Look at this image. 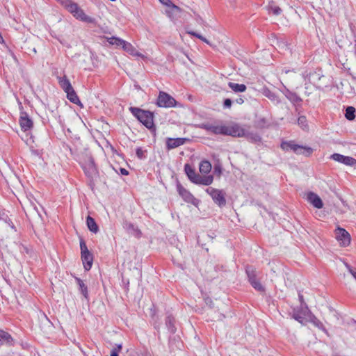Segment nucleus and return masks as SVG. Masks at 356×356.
Masks as SVG:
<instances>
[{
    "label": "nucleus",
    "mask_w": 356,
    "mask_h": 356,
    "mask_svg": "<svg viewBox=\"0 0 356 356\" xmlns=\"http://www.w3.org/2000/svg\"><path fill=\"white\" fill-rule=\"evenodd\" d=\"M131 113L155 136L156 129L154 123V113L147 110H143L138 107L129 108Z\"/></svg>",
    "instance_id": "obj_1"
},
{
    "label": "nucleus",
    "mask_w": 356,
    "mask_h": 356,
    "mask_svg": "<svg viewBox=\"0 0 356 356\" xmlns=\"http://www.w3.org/2000/svg\"><path fill=\"white\" fill-rule=\"evenodd\" d=\"M33 127V120L29 117L26 113L24 112V133L25 136L28 137L25 140L26 144L29 147V149L32 154L38 156L39 159L42 157V149L39 147L38 144L35 143L33 136L30 132V129Z\"/></svg>",
    "instance_id": "obj_2"
},
{
    "label": "nucleus",
    "mask_w": 356,
    "mask_h": 356,
    "mask_svg": "<svg viewBox=\"0 0 356 356\" xmlns=\"http://www.w3.org/2000/svg\"><path fill=\"white\" fill-rule=\"evenodd\" d=\"M82 168L88 180V186L93 191L95 187L96 182L99 178V171L95 163L94 159L88 156L86 161L81 164Z\"/></svg>",
    "instance_id": "obj_3"
},
{
    "label": "nucleus",
    "mask_w": 356,
    "mask_h": 356,
    "mask_svg": "<svg viewBox=\"0 0 356 356\" xmlns=\"http://www.w3.org/2000/svg\"><path fill=\"white\" fill-rule=\"evenodd\" d=\"M281 147L285 151L292 150L297 154L305 156H309L313 152V149L310 147L296 144L293 140L282 142Z\"/></svg>",
    "instance_id": "obj_4"
},
{
    "label": "nucleus",
    "mask_w": 356,
    "mask_h": 356,
    "mask_svg": "<svg viewBox=\"0 0 356 356\" xmlns=\"http://www.w3.org/2000/svg\"><path fill=\"white\" fill-rule=\"evenodd\" d=\"M245 273L248 278V282L250 285L257 291L260 293H265V287L260 282L257 278V272L255 268L252 266H245Z\"/></svg>",
    "instance_id": "obj_5"
},
{
    "label": "nucleus",
    "mask_w": 356,
    "mask_h": 356,
    "mask_svg": "<svg viewBox=\"0 0 356 356\" xmlns=\"http://www.w3.org/2000/svg\"><path fill=\"white\" fill-rule=\"evenodd\" d=\"M80 248L81 254V260L83 264V267L86 270H89L92 265L93 255L90 253L85 241L83 238L80 239Z\"/></svg>",
    "instance_id": "obj_6"
},
{
    "label": "nucleus",
    "mask_w": 356,
    "mask_h": 356,
    "mask_svg": "<svg viewBox=\"0 0 356 356\" xmlns=\"http://www.w3.org/2000/svg\"><path fill=\"white\" fill-rule=\"evenodd\" d=\"M206 192L211 197L213 201L219 207L226 205L225 193L222 190L209 187L206 189Z\"/></svg>",
    "instance_id": "obj_7"
},
{
    "label": "nucleus",
    "mask_w": 356,
    "mask_h": 356,
    "mask_svg": "<svg viewBox=\"0 0 356 356\" xmlns=\"http://www.w3.org/2000/svg\"><path fill=\"white\" fill-rule=\"evenodd\" d=\"M156 104L159 107H174L176 105V100L168 93L161 91L157 98Z\"/></svg>",
    "instance_id": "obj_8"
},
{
    "label": "nucleus",
    "mask_w": 356,
    "mask_h": 356,
    "mask_svg": "<svg viewBox=\"0 0 356 356\" xmlns=\"http://www.w3.org/2000/svg\"><path fill=\"white\" fill-rule=\"evenodd\" d=\"M244 134V129L238 124L234 123L231 126L223 125L222 135L224 136L242 137Z\"/></svg>",
    "instance_id": "obj_9"
},
{
    "label": "nucleus",
    "mask_w": 356,
    "mask_h": 356,
    "mask_svg": "<svg viewBox=\"0 0 356 356\" xmlns=\"http://www.w3.org/2000/svg\"><path fill=\"white\" fill-rule=\"evenodd\" d=\"M177 190L179 195L188 203L196 205L198 200H197L190 191L186 189L179 181L177 183Z\"/></svg>",
    "instance_id": "obj_10"
},
{
    "label": "nucleus",
    "mask_w": 356,
    "mask_h": 356,
    "mask_svg": "<svg viewBox=\"0 0 356 356\" xmlns=\"http://www.w3.org/2000/svg\"><path fill=\"white\" fill-rule=\"evenodd\" d=\"M335 237L342 246L346 247L350 243V235L343 228L338 227L335 229Z\"/></svg>",
    "instance_id": "obj_11"
},
{
    "label": "nucleus",
    "mask_w": 356,
    "mask_h": 356,
    "mask_svg": "<svg viewBox=\"0 0 356 356\" xmlns=\"http://www.w3.org/2000/svg\"><path fill=\"white\" fill-rule=\"evenodd\" d=\"M330 158L339 163L345 164L348 166H353L356 163V159L348 156H344L338 153L331 155Z\"/></svg>",
    "instance_id": "obj_12"
},
{
    "label": "nucleus",
    "mask_w": 356,
    "mask_h": 356,
    "mask_svg": "<svg viewBox=\"0 0 356 356\" xmlns=\"http://www.w3.org/2000/svg\"><path fill=\"white\" fill-rule=\"evenodd\" d=\"M200 127L205 131L216 135H222L223 125L214 124L209 122L202 123Z\"/></svg>",
    "instance_id": "obj_13"
},
{
    "label": "nucleus",
    "mask_w": 356,
    "mask_h": 356,
    "mask_svg": "<svg viewBox=\"0 0 356 356\" xmlns=\"http://www.w3.org/2000/svg\"><path fill=\"white\" fill-rule=\"evenodd\" d=\"M122 227L126 232L136 238H140L141 236V232L138 229L133 223L124 220L122 222Z\"/></svg>",
    "instance_id": "obj_14"
},
{
    "label": "nucleus",
    "mask_w": 356,
    "mask_h": 356,
    "mask_svg": "<svg viewBox=\"0 0 356 356\" xmlns=\"http://www.w3.org/2000/svg\"><path fill=\"white\" fill-rule=\"evenodd\" d=\"M188 139L186 138H168L166 139V147L168 149H172L184 145Z\"/></svg>",
    "instance_id": "obj_15"
},
{
    "label": "nucleus",
    "mask_w": 356,
    "mask_h": 356,
    "mask_svg": "<svg viewBox=\"0 0 356 356\" xmlns=\"http://www.w3.org/2000/svg\"><path fill=\"white\" fill-rule=\"evenodd\" d=\"M307 200L315 208L321 209L323 207V203L321 197L313 192H309L307 193Z\"/></svg>",
    "instance_id": "obj_16"
},
{
    "label": "nucleus",
    "mask_w": 356,
    "mask_h": 356,
    "mask_svg": "<svg viewBox=\"0 0 356 356\" xmlns=\"http://www.w3.org/2000/svg\"><path fill=\"white\" fill-rule=\"evenodd\" d=\"M184 171L189 180L191 182L197 184L200 175L195 172V169L193 168L190 164L186 163L184 165Z\"/></svg>",
    "instance_id": "obj_17"
},
{
    "label": "nucleus",
    "mask_w": 356,
    "mask_h": 356,
    "mask_svg": "<svg viewBox=\"0 0 356 356\" xmlns=\"http://www.w3.org/2000/svg\"><path fill=\"white\" fill-rule=\"evenodd\" d=\"M74 17L76 19L86 23L95 24L96 22L95 18L87 15L81 8H79L78 11L76 12V13L74 15Z\"/></svg>",
    "instance_id": "obj_18"
},
{
    "label": "nucleus",
    "mask_w": 356,
    "mask_h": 356,
    "mask_svg": "<svg viewBox=\"0 0 356 356\" xmlns=\"http://www.w3.org/2000/svg\"><path fill=\"white\" fill-rule=\"evenodd\" d=\"M38 259V254L32 248H24V259H27V263L33 264Z\"/></svg>",
    "instance_id": "obj_19"
},
{
    "label": "nucleus",
    "mask_w": 356,
    "mask_h": 356,
    "mask_svg": "<svg viewBox=\"0 0 356 356\" xmlns=\"http://www.w3.org/2000/svg\"><path fill=\"white\" fill-rule=\"evenodd\" d=\"M309 312L308 307L306 306L305 308H302L301 310L294 311L293 317L295 320L303 324L305 320V316Z\"/></svg>",
    "instance_id": "obj_20"
},
{
    "label": "nucleus",
    "mask_w": 356,
    "mask_h": 356,
    "mask_svg": "<svg viewBox=\"0 0 356 356\" xmlns=\"http://www.w3.org/2000/svg\"><path fill=\"white\" fill-rule=\"evenodd\" d=\"M61 4L72 15L76 13V12L78 11L79 8H80L79 5L72 1L71 0H62Z\"/></svg>",
    "instance_id": "obj_21"
},
{
    "label": "nucleus",
    "mask_w": 356,
    "mask_h": 356,
    "mask_svg": "<svg viewBox=\"0 0 356 356\" xmlns=\"http://www.w3.org/2000/svg\"><path fill=\"white\" fill-rule=\"evenodd\" d=\"M285 97L293 104H300L302 102V99L299 97L296 92L289 90V89H286L283 92Z\"/></svg>",
    "instance_id": "obj_22"
},
{
    "label": "nucleus",
    "mask_w": 356,
    "mask_h": 356,
    "mask_svg": "<svg viewBox=\"0 0 356 356\" xmlns=\"http://www.w3.org/2000/svg\"><path fill=\"white\" fill-rule=\"evenodd\" d=\"M122 48L123 50L130 55L135 56H141L142 55L138 52L136 49L130 43L127 41H124Z\"/></svg>",
    "instance_id": "obj_23"
},
{
    "label": "nucleus",
    "mask_w": 356,
    "mask_h": 356,
    "mask_svg": "<svg viewBox=\"0 0 356 356\" xmlns=\"http://www.w3.org/2000/svg\"><path fill=\"white\" fill-rule=\"evenodd\" d=\"M165 325L171 334H175L176 332L177 328L175 327V319L171 314L166 316Z\"/></svg>",
    "instance_id": "obj_24"
},
{
    "label": "nucleus",
    "mask_w": 356,
    "mask_h": 356,
    "mask_svg": "<svg viewBox=\"0 0 356 356\" xmlns=\"http://www.w3.org/2000/svg\"><path fill=\"white\" fill-rule=\"evenodd\" d=\"M58 83L61 88L64 90V92L69 91L73 87L72 86L70 80L67 79L66 75H64L62 77H58Z\"/></svg>",
    "instance_id": "obj_25"
},
{
    "label": "nucleus",
    "mask_w": 356,
    "mask_h": 356,
    "mask_svg": "<svg viewBox=\"0 0 356 356\" xmlns=\"http://www.w3.org/2000/svg\"><path fill=\"white\" fill-rule=\"evenodd\" d=\"M244 134H245L243 137L246 138L247 140L250 141L251 143H257L261 141V136L257 133L248 132L244 129Z\"/></svg>",
    "instance_id": "obj_26"
},
{
    "label": "nucleus",
    "mask_w": 356,
    "mask_h": 356,
    "mask_svg": "<svg viewBox=\"0 0 356 356\" xmlns=\"http://www.w3.org/2000/svg\"><path fill=\"white\" fill-rule=\"evenodd\" d=\"M86 224L88 229L91 232L97 234L99 232V226L96 223L95 219L90 216H88L86 218Z\"/></svg>",
    "instance_id": "obj_27"
},
{
    "label": "nucleus",
    "mask_w": 356,
    "mask_h": 356,
    "mask_svg": "<svg viewBox=\"0 0 356 356\" xmlns=\"http://www.w3.org/2000/svg\"><path fill=\"white\" fill-rule=\"evenodd\" d=\"M75 280H76V284L79 286V289L81 293L83 296V297L86 300H88L89 295H88L87 286L84 284L83 281L81 279H80L79 277H76Z\"/></svg>",
    "instance_id": "obj_28"
},
{
    "label": "nucleus",
    "mask_w": 356,
    "mask_h": 356,
    "mask_svg": "<svg viewBox=\"0 0 356 356\" xmlns=\"http://www.w3.org/2000/svg\"><path fill=\"white\" fill-rule=\"evenodd\" d=\"M13 339L8 332L0 330V346L2 345H10L12 343Z\"/></svg>",
    "instance_id": "obj_29"
},
{
    "label": "nucleus",
    "mask_w": 356,
    "mask_h": 356,
    "mask_svg": "<svg viewBox=\"0 0 356 356\" xmlns=\"http://www.w3.org/2000/svg\"><path fill=\"white\" fill-rule=\"evenodd\" d=\"M65 92L67 93V97L72 103L76 105H81V101L79 100V98L74 88H72L69 91H66Z\"/></svg>",
    "instance_id": "obj_30"
},
{
    "label": "nucleus",
    "mask_w": 356,
    "mask_h": 356,
    "mask_svg": "<svg viewBox=\"0 0 356 356\" xmlns=\"http://www.w3.org/2000/svg\"><path fill=\"white\" fill-rule=\"evenodd\" d=\"M228 86L235 92H243L247 89L245 84H239L234 82H229Z\"/></svg>",
    "instance_id": "obj_31"
},
{
    "label": "nucleus",
    "mask_w": 356,
    "mask_h": 356,
    "mask_svg": "<svg viewBox=\"0 0 356 356\" xmlns=\"http://www.w3.org/2000/svg\"><path fill=\"white\" fill-rule=\"evenodd\" d=\"M264 94L266 97H268L272 102H274L276 104L281 103V101H280L278 95L276 93H275L274 92H273L268 89H266L264 90Z\"/></svg>",
    "instance_id": "obj_32"
},
{
    "label": "nucleus",
    "mask_w": 356,
    "mask_h": 356,
    "mask_svg": "<svg viewBox=\"0 0 356 356\" xmlns=\"http://www.w3.org/2000/svg\"><path fill=\"white\" fill-rule=\"evenodd\" d=\"M199 169L202 173H208L211 170V165L208 161H202L200 163Z\"/></svg>",
    "instance_id": "obj_33"
},
{
    "label": "nucleus",
    "mask_w": 356,
    "mask_h": 356,
    "mask_svg": "<svg viewBox=\"0 0 356 356\" xmlns=\"http://www.w3.org/2000/svg\"><path fill=\"white\" fill-rule=\"evenodd\" d=\"M213 181V177L212 175H209L207 177L200 176V178L197 181V184L209 186L212 184Z\"/></svg>",
    "instance_id": "obj_34"
},
{
    "label": "nucleus",
    "mask_w": 356,
    "mask_h": 356,
    "mask_svg": "<svg viewBox=\"0 0 356 356\" xmlns=\"http://www.w3.org/2000/svg\"><path fill=\"white\" fill-rule=\"evenodd\" d=\"M268 10L275 15H279L282 13V9L275 5L274 1H270L268 6Z\"/></svg>",
    "instance_id": "obj_35"
},
{
    "label": "nucleus",
    "mask_w": 356,
    "mask_h": 356,
    "mask_svg": "<svg viewBox=\"0 0 356 356\" xmlns=\"http://www.w3.org/2000/svg\"><path fill=\"white\" fill-rule=\"evenodd\" d=\"M355 108L353 106H348L346 109L345 117L347 120L351 121L355 118Z\"/></svg>",
    "instance_id": "obj_36"
},
{
    "label": "nucleus",
    "mask_w": 356,
    "mask_h": 356,
    "mask_svg": "<svg viewBox=\"0 0 356 356\" xmlns=\"http://www.w3.org/2000/svg\"><path fill=\"white\" fill-rule=\"evenodd\" d=\"M124 40L121 39V38H117V37H111L109 38H108V42L112 44V45H115L117 47H122V44H123V42H124Z\"/></svg>",
    "instance_id": "obj_37"
},
{
    "label": "nucleus",
    "mask_w": 356,
    "mask_h": 356,
    "mask_svg": "<svg viewBox=\"0 0 356 356\" xmlns=\"http://www.w3.org/2000/svg\"><path fill=\"white\" fill-rule=\"evenodd\" d=\"M298 124L303 129L307 130L309 129L307 120L305 116L301 115L298 118Z\"/></svg>",
    "instance_id": "obj_38"
},
{
    "label": "nucleus",
    "mask_w": 356,
    "mask_h": 356,
    "mask_svg": "<svg viewBox=\"0 0 356 356\" xmlns=\"http://www.w3.org/2000/svg\"><path fill=\"white\" fill-rule=\"evenodd\" d=\"M186 33L191 35L195 36L199 39H200L202 41L206 42L207 44H209V42L208 40H207L204 36L202 35L193 31H187Z\"/></svg>",
    "instance_id": "obj_39"
},
{
    "label": "nucleus",
    "mask_w": 356,
    "mask_h": 356,
    "mask_svg": "<svg viewBox=\"0 0 356 356\" xmlns=\"http://www.w3.org/2000/svg\"><path fill=\"white\" fill-rule=\"evenodd\" d=\"M147 150L143 149L142 147H137L136 150V154L137 157L139 159H145L146 158L145 153Z\"/></svg>",
    "instance_id": "obj_40"
},
{
    "label": "nucleus",
    "mask_w": 356,
    "mask_h": 356,
    "mask_svg": "<svg viewBox=\"0 0 356 356\" xmlns=\"http://www.w3.org/2000/svg\"><path fill=\"white\" fill-rule=\"evenodd\" d=\"M160 2L164 5H166L168 6H172V7L176 10H179V8L177 6H175V4L172 3V2L170 0H159Z\"/></svg>",
    "instance_id": "obj_41"
},
{
    "label": "nucleus",
    "mask_w": 356,
    "mask_h": 356,
    "mask_svg": "<svg viewBox=\"0 0 356 356\" xmlns=\"http://www.w3.org/2000/svg\"><path fill=\"white\" fill-rule=\"evenodd\" d=\"M232 100L229 98H227L223 102V107L225 108H230L232 105Z\"/></svg>",
    "instance_id": "obj_42"
},
{
    "label": "nucleus",
    "mask_w": 356,
    "mask_h": 356,
    "mask_svg": "<svg viewBox=\"0 0 356 356\" xmlns=\"http://www.w3.org/2000/svg\"><path fill=\"white\" fill-rule=\"evenodd\" d=\"M314 324L316 326H317L318 327L322 329L325 332L327 333V330L323 327V325L322 324V323L319 320L315 318V320L314 321Z\"/></svg>",
    "instance_id": "obj_43"
},
{
    "label": "nucleus",
    "mask_w": 356,
    "mask_h": 356,
    "mask_svg": "<svg viewBox=\"0 0 356 356\" xmlns=\"http://www.w3.org/2000/svg\"><path fill=\"white\" fill-rule=\"evenodd\" d=\"M120 171L122 175H129L128 170H126L125 168H120Z\"/></svg>",
    "instance_id": "obj_44"
},
{
    "label": "nucleus",
    "mask_w": 356,
    "mask_h": 356,
    "mask_svg": "<svg viewBox=\"0 0 356 356\" xmlns=\"http://www.w3.org/2000/svg\"><path fill=\"white\" fill-rule=\"evenodd\" d=\"M236 103L238 104H242L244 103V99L243 97H238L236 99Z\"/></svg>",
    "instance_id": "obj_45"
},
{
    "label": "nucleus",
    "mask_w": 356,
    "mask_h": 356,
    "mask_svg": "<svg viewBox=\"0 0 356 356\" xmlns=\"http://www.w3.org/2000/svg\"><path fill=\"white\" fill-rule=\"evenodd\" d=\"M113 350L119 353L122 350V345L121 344L118 345L117 347L113 348Z\"/></svg>",
    "instance_id": "obj_46"
},
{
    "label": "nucleus",
    "mask_w": 356,
    "mask_h": 356,
    "mask_svg": "<svg viewBox=\"0 0 356 356\" xmlns=\"http://www.w3.org/2000/svg\"><path fill=\"white\" fill-rule=\"evenodd\" d=\"M118 353L117 351L112 350L111 352V356H118Z\"/></svg>",
    "instance_id": "obj_47"
},
{
    "label": "nucleus",
    "mask_w": 356,
    "mask_h": 356,
    "mask_svg": "<svg viewBox=\"0 0 356 356\" xmlns=\"http://www.w3.org/2000/svg\"><path fill=\"white\" fill-rule=\"evenodd\" d=\"M19 124L22 127V113H20V116L19 118Z\"/></svg>",
    "instance_id": "obj_48"
},
{
    "label": "nucleus",
    "mask_w": 356,
    "mask_h": 356,
    "mask_svg": "<svg viewBox=\"0 0 356 356\" xmlns=\"http://www.w3.org/2000/svg\"><path fill=\"white\" fill-rule=\"evenodd\" d=\"M196 20H197V23H199V24H201L203 22V19L200 17H198L196 19Z\"/></svg>",
    "instance_id": "obj_49"
},
{
    "label": "nucleus",
    "mask_w": 356,
    "mask_h": 356,
    "mask_svg": "<svg viewBox=\"0 0 356 356\" xmlns=\"http://www.w3.org/2000/svg\"><path fill=\"white\" fill-rule=\"evenodd\" d=\"M299 300H300L301 303L303 302V296H302V295L299 294Z\"/></svg>",
    "instance_id": "obj_50"
},
{
    "label": "nucleus",
    "mask_w": 356,
    "mask_h": 356,
    "mask_svg": "<svg viewBox=\"0 0 356 356\" xmlns=\"http://www.w3.org/2000/svg\"><path fill=\"white\" fill-rule=\"evenodd\" d=\"M4 42V40L2 37V35L0 34V43H3Z\"/></svg>",
    "instance_id": "obj_51"
},
{
    "label": "nucleus",
    "mask_w": 356,
    "mask_h": 356,
    "mask_svg": "<svg viewBox=\"0 0 356 356\" xmlns=\"http://www.w3.org/2000/svg\"><path fill=\"white\" fill-rule=\"evenodd\" d=\"M350 272V273L353 275V273H356L355 271H354L352 268H350V270H348Z\"/></svg>",
    "instance_id": "obj_52"
},
{
    "label": "nucleus",
    "mask_w": 356,
    "mask_h": 356,
    "mask_svg": "<svg viewBox=\"0 0 356 356\" xmlns=\"http://www.w3.org/2000/svg\"><path fill=\"white\" fill-rule=\"evenodd\" d=\"M346 266L348 268V270H350V268H351L350 266L348 264H346Z\"/></svg>",
    "instance_id": "obj_53"
},
{
    "label": "nucleus",
    "mask_w": 356,
    "mask_h": 356,
    "mask_svg": "<svg viewBox=\"0 0 356 356\" xmlns=\"http://www.w3.org/2000/svg\"><path fill=\"white\" fill-rule=\"evenodd\" d=\"M353 277L356 280V273H353Z\"/></svg>",
    "instance_id": "obj_54"
},
{
    "label": "nucleus",
    "mask_w": 356,
    "mask_h": 356,
    "mask_svg": "<svg viewBox=\"0 0 356 356\" xmlns=\"http://www.w3.org/2000/svg\"><path fill=\"white\" fill-rule=\"evenodd\" d=\"M215 170L219 171V172H221V170L217 168H215Z\"/></svg>",
    "instance_id": "obj_55"
},
{
    "label": "nucleus",
    "mask_w": 356,
    "mask_h": 356,
    "mask_svg": "<svg viewBox=\"0 0 356 356\" xmlns=\"http://www.w3.org/2000/svg\"><path fill=\"white\" fill-rule=\"evenodd\" d=\"M215 170L219 171V172H221V170L217 168H215Z\"/></svg>",
    "instance_id": "obj_56"
},
{
    "label": "nucleus",
    "mask_w": 356,
    "mask_h": 356,
    "mask_svg": "<svg viewBox=\"0 0 356 356\" xmlns=\"http://www.w3.org/2000/svg\"><path fill=\"white\" fill-rule=\"evenodd\" d=\"M215 170L219 171V172H221V170L217 168H215Z\"/></svg>",
    "instance_id": "obj_57"
},
{
    "label": "nucleus",
    "mask_w": 356,
    "mask_h": 356,
    "mask_svg": "<svg viewBox=\"0 0 356 356\" xmlns=\"http://www.w3.org/2000/svg\"><path fill=\"white\" fill-rule=\"evenodd\" d=\"M33 51L35 53L36 52V50L35 48L33 49Z\"/></svg>",
    "instance_id": "obj_58"
}]
</instances>
